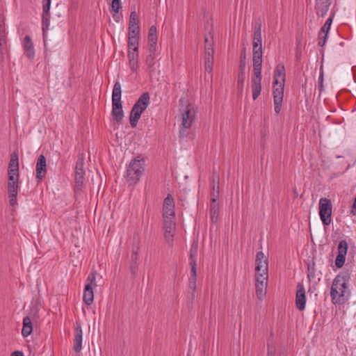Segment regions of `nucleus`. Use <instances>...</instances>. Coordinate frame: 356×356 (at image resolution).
Segmentation results:
<instances>
[{
  "mask_svg": "<svg viewBox=\"0 0 356 356\" xmlns=\"http://www.w3.org/2000/svg\"><path fill=\"white\" fill-rule=\"evenodd\" d=\"M145 170V160L140 156L134 158L127 170V179L129 184L137 183Z\"/></svg>",
  "mask_w": 356,
  "mask_h": 356,
  "instance_id": "2",
  "label": "nucleus"
},
{
  "mask_svg": "<svg viewBox=\"0 0 356 356\" xmlns=\"http://www.w3.org/2000/svg\"><path fill=\"white\" fill-rule=\"evenodd\" d=\"M246 67V54L245 49H243L241 54L240 62H239V71L245 72Z\"/></svg>",
  "mask_w": 356,
  "mask_h": 356,
  "instance_id": "43",
  "label": "nucleus"
},
{
  "mask_svg": "<svg viewBox=\"0 0 356 356\" xmlns=\"http://www.w3.org/2000/svg\"><path fill=\"white\" fill-rule=\"evenodd\" d=\"M332 3L331 0H316L315 10L318 16L324 17Z\"/></svg>",
  "mask_w": 356,
  "mask_h": 356,
  "instance_id": "21",
  "label": "nucleus"
},
{
  "mask_svg": "<svg viewBox=\"0 0 356 356\" xmlns=\"http://www.w3.org/2000/svg\"><path fill=\"white\" fill-rule=\"evenodd\" d=\"M134 112L138 114V115H140L141 116V114L143 113V111H145L144 109H143L142 108H138L136 106H133L132 108H131Z\"/></svg>",
  "mask_w": 356,
  "mask_h": 356,
  "instance_id": "54",
  "label": "nucleus"
},
{
  "mask_svg": "<svg viewBox=\"0 0 356 356\" xmlns=\"http://www.w3.org/2000/svg\"><path fill=\"white\" fill-rule=\"evenodd\" d=\"M83 159L80 158L76 163L75 168V183L76 186L80 191L82 188L83 181H84V175H85V170L83 168Z\"/></svg>",
  "mask_w": 356,
  "mask_h": 356,
  "instance_id": "14",
  "label": "nucleus"
},
{
  "mask_svg": "<svg viewBox=\"0 0 356 356\" xmlns=\"http://www.w3.org/2000/svg\"><path fill=\"white\" fill-rule=\"evenodd\" d=\"M47 173L46 159L43 154H40L36 163V179L38 181H41Z\"/></svg>",
  "mask_w": 356,
  "mask_h": 356,
  "instance_id": "17",
  "label": "nucleus"
},
{
  "mask_svg": "<svg viewBox=\"0 0 356 356\" xmlns=\"http://www.w3.org/2000/svg\"><path fill=\"white\" fill-rule=\"evenodd\" d=\"M209 35H205V37H204L205 44L213 42V36L211 35V33H209Z\"/></svg>",
  "mask_w": 356,
  "mask_h": 356,
  "instance_id": "55",
  "label": "nucleus"
},
{
  "mask_svg": "<svg viewBox=\"0 0 356 356\" xmlns=\"http://www.w3.org/2000/svg\"><path fill=\"white\" fill-rule=\"evenodd\" d=\"M350 291L347 285L336 284L332 282L330 289V296L334 304L342 305L349 298Z\"/></svg>",
  "mask_w": 356,
  "mask_h": 356,
  "instance_id": "3",
  "label": "nucleus"
},
{
  "mask_svg": "<svg viewBox=\"0 0 356 356\" xmlns=\"http://www.w3.org/2000/svg\"><path fill=\"white\" fill-rule=\"evenodd\" d=\"M129 31H140V27L139 25H133V24H129Z\"/></svg>",
  "mask_w": 356,
  "mask_h": 356,
  "instance_id": "52",
  "label": "nucleus"
},
{
  "mask_svg": "<svg viewBox=\"0 0 356 356\" xmlns=\"http://www.w3.org/2000/svg\"><path fill=\"white\" fill-rule=\"evenodd\" d=\"M134 112L138 114V115H140L141 116V114L143 113V111H145L144 109H143L142 108H138L136 106H133L132 108H131Z\"/></svg>",
  "mask_w": 356,
  "mask_h": 356,
  "instance_id": "53",
  "label": "nucleus"
},
{
  "mask_svg": "<svg viewBox=\"0 0 356 356\" xmlns=\"http://www.w3.org/2000/svg\"><path fill=\"white\" fill-rule=\"evenodd\" d=\"M140 31H132L128 33V39L139 38Z\"/></svg>",
  "mask_w": 356,
  "mask_h": 356,
  "instance_id": "50",
  "label": "nucleus"
},
{
  "mask_svg": "<svg viewBox=\"0 0 356 356\" xmlns=\"http://www.w3.org/2000/svg\"><path fill=\"white\" fill-rule=\"evenodd\" d=\"M245 79H246L245 72L239 71L238 74V77H237V86H238V92L241 95H242L243 91Z\"/></svg>",
  "mask_w": 356,
  "mask_h": 356,
  "instance_id": "36",
  "label": "nucleus"
},
{
  "mask_svg": "<svg viewBox=\"0 0 356 356\" xmlns=\"http://www.w3.org/2000/svg\"><path fill=\"white\" fill-rule=\"evenodd\" d=\"M97 272L92 270L90 274L88 275L86 279V285H89V286L92 287V286H97L95 284Z\"/></svg>",
  "mask_w": 356,
  "mask_h": 356,
  "instance_id": "41",
  "label": "nucleus"
},
{
  "mask_svg": "<svg viewBox=\"0 0 356 356\" xmlns=\"http://www.w3.org/2000/svg\"><path fill=\"white\" fill-rule=\"evenodd\" d=\"M33 331V325L31 319L29 316H26L23 319V327L22 330V334L24 337H28Z\"/></svg>",
  "mask_w": 356,
  "mask_h": 356,
  "instance_id": "31",
  "label": "nucleus"
},
{
  "mask_svg": "<svg viewBox=\"0 0 356 356\" xmlns=\"http://www.w3.org/2000/svg\"><path fill=\"white\" fill-rule=\"evenodd\" d=\"M94 300V292L92 287L89 286V285H86L84 291H83V300L87 305H90Z\"/></svg>",
  "mask_w": 356,
  "mask_h": 356,
  "instance_id": "30",
  "label": "nucleus"
},
{
  "mask_svg": "<svg viewBox=\"0 0 356 356\" xmlns=\"http://www.w3.org/2000/svg\"><path fill=\"white\" fill-rule=\"evenodd\" d=\"M319 215L324 225H329L332 221V205L331 200L322 197L319 200Z\"/></svg>",
  "mask_w": 356,
  "mask_h": 356,
  "instance_id": "5",
  "label": "nucleus"
},
{
  "mask_svg": "<svg viewBox=\"0 0 356 356\" xmlns=\"http://www.w3.org/2000/svg\"><path fill=\"white\" fill-rule=\"evenodd\" d=\"M121 85L119 81H116L114 84L112 92V102H121Z\"/></svg>",
  "mask_w": 356,
  "mask_h": 356,
  "instance_id": "35",
  "label": "nucleus"
},
{
  "mask_svg": "<svg viewBox=\"0 0 356 356\" xmlns=\"http://www.w3.org/2000/svg\"><path fill=\"white\" fill-rule=\"evenodd\" d=\"M149 54L147 56L145 63L147 66V70L149 73H152L154 70V65H155V52L156 51H154L153 52L149 51Z\"/></svg>",
  "mask_w": 356,
  "mask_h": 356,
  "instance_id": "37",
  "label": "nucleus"
},
{
  "mask_svg": "<svg viewBox=\"0 0 356 356\" xmlns=\"http://www.w3.org/2000/svg\"><path fill=\"white\" fill-rule=\"evenodd\" d=\"M254 76L251 79L252 99H257L261 91V69L253 68Z\"/></svg>",
  "mask_w": 356,
  "mask_h": 356,
  "instance_id": "9",
  "label": "nucleus"
},
{
  "mask_svg": "<svg viewBox=\"0 0 356 356\" xmlns=\"http://www.w3.org/2000/svg\"><path fill=\"white\" fill-rule=\"evenodd\" d=\"M111 12L118 13L122 8L120 0H112Z\"/></svg>",
  "mask_w": 356,
  "mask_h": 356,
  "instance_id": "45",
  "label": "nucleus"
},
{
  "mask_svg": "<svg viewBox=\"0 0 356 356\" xmlns=\"http://www.w3.org/2000/svg\"><path fill=\"white\" fill-rule=\"evenodd\" d=\"M19 175H8V194L10 204L13 207L17 203V197L19 189Z\"/></svg>",
  "mask_w": 356,
  "mask_h": 356,
  "instance_id": "6",
  "label": "nucleus"
},
{
  "mask_svg": "<svg viewBox=\"0 0 356 356\" xmlns=\"http://www.w3.org/2000/svg\"><path fill=\"white\" fill-rule=\"evenodd\" d=\"M285 76H286V74H285V68H284V65L278 64L275 69L273 83L274 84H277V83H284Z\"/></svg>",
  "mask_w": 356,
  "mask_h": 356,
  "instance_id": "25",
  "label": "nucleus"
},
{
  "mask_svg": "<svg viewBox=\"0 0 356 356\" xmlns=\"http://www.w3.org/2000/svg\"><path fill=\"white\" fill-rule=\"evenodd\" d=\"M8 175H19L18 155L15 152H13L10 155V159L8 169Z\"/></svg>",
  "mask_w": 356,
  "mask_h": 356,
  "instance_id": "23",
  "label": "nucleus"
},
{
  "mask_svg": "<svg viewBox=\"0 0 356 356\" xmlns=\"http://www.w3.org/2000/svg\"><path fill=\"white\" fill-rule=\"evenodd\" d=\"M128 58H129V64L131 70L133 72H136L138 69V51H134V50H128Z\"/></svg>",
  "mask_w": 356,
  "mask_h": 356,
  "instance_id": "28",
  "label": "nucleus"
},
{
  "mask_svg": "<svg viewBox=\"0 0 356 356\" xmlns=\"http://www.w3.org/2000/svg\"><path fill=\"white\" fill-rule=\"evenodd\" d=\"M348 248V245L346 240L339 241L337 247L338 254L335 259V266L339 268H341L345 263Z\"/></svg>",
  "mask_w": 356,
  "mask_h": 356,
  "instance_id": "13",
  "label": "nucleus"
},
{
  "mask_svg": "<svg viewBox=\"0 0 356 356\" xmlns=\"http://www.w3.org/2000/svg\"><path fill=\"white\" fill-rule=\"evenodd\" d=\"M296 305L298 310L302 311L305 308L306 294L304 286L298 282L296 286Z\"/></svg>",
  "mask_w": 356,
  "mask_h": 356,
  "instance_id": "15",
  "label": "nucleus"
},
{
  "mask_svg": "<svg viewBox=\"0 0 356 356\" xmlns=\"http://www.w3.org/2000/svg\"><path fill=\"white\" fill-rule=\"evenodd\" d=\"M182 122L179 131V137L187 136L188 133L186 129H189L195 120V111L191 104H188L181 113Z\"/></svg>",
  "mask_w": 356,
  "mask_h": 356,
  "instance_id": "4",
  "label": "nucleus"
},
{
  "mask_svg": "<svg viewBox=\"0 0 356 356\" xmlns=\"http://www.w3.org/2000/svg\"><path fill=\"white\" fill-rule=\"evenodd\" d=\"M219 213V204L218 201L213 200L210 204V216L213 222H216Z\"/></svg>",
  "mask_w": 356,
  "mask_h": 356,
  "instance_id": "33",
  "label": "nucleus"
},
{
  "mask_svg": "<svg viewBox=\"0 0 356 356\" xmlns=\"http://www.w3.org/2000/svg\"><path fill=\"white\" fill-rule=\"evenodd\" d=\"M284 83H280L277 84L273 83V102L275 105V112L277 114H279L281 108H282V104L284 97Z\"/></svg>",
  "mask_w": 356,
  "mask_h": 356,
  "instance_id": "8",
  "label": "nucleus"
},
{
  "mask_svg": "<svg viewBox=\"0 0 356 356\" xmlns=\"http://www.w3.org/2000/svg\"><path fill=\"white\" fill-rule=\"evenodd\" d=\"M197 246L195 248L192 247L191 249V253H190V265L191 266V269H193V263L195 264L196 266V261H195V256L197 254Z\"/></svg>",
  "mask_w": 356,
  "mask_h": 356,
  "instance_id": "47",
  "label": "nucleus"
},
{
  "mask_svg": "<svg viewBox=\"0 0 356 356\" xmlns=\"http://www.w3.org/2000/svg\"><path fill=\"white\" fill-rule=\"evenodd\" d=\"M255 280L256 283H268V261L262 251L258 252L256 254Z\"/></svg>",
  "mask_w": 356,
  "mask_h": 356,
  "instance_id": "1",
  "label": "nucleus"
},
{
  "mask_svg": "<svg viewBox=\"0 0 356 356\" xmlns=\"http://www.w3.org/2000/svg\"><path fill=\"white\" fill-rule=\"evenodd\" d=\"M332 19H333V15L330 16L327 19V21L325 22V23L324 24L323 27L321 29V31L318 33H320V35H321L323 33L328 34V32H329L330 29L331 24L332 22Z\"/></svg>",
  "mask_w": 356,
  "mask_h": 356,
  "instance_id": "40",
  "label": "nucleus"
},
{
  "mask_svg": "<svg viewBox=\"0 0 356 356\" xmlns=\"http://www.w3.org/2000/svg\"><path fill=\"white\" fill-rule=\"evenodd\" d=\"M318 89H319V95L323 90V72L321 71L319 77H318Z\"/></svg>",
  "mask_w": 356,
  "mask_h": 356,
  "instance_id": "49",
  "label": "nucleus"
},
{
  "mask_svg": "<svg viewBox=\"0 0 356 356\" xmlns=\"http://www.w3.org/2000/svg\"><path fill=\"white\" fill-rule=\"evenodd\" d=\"M323 35H320V33H318V44L323 47L325 44V42H326V40H327V34H325V33H323Z\"/></svg>",
  "mask_w": 356,
  "mask_h": 356,
  "instance_id": "48",
  "label": "nucleus"
},
{
  "mask_svg": "<svg viewBox=\"0 0 356 356\" xmlns=\"http://www.w3.org/2000/svg\"><path fill=\"white\" fill-rule=\"evenodd\" d=\"M11 356H24V354L21 351H15L11 354Z\"/></svg>",
  "mask_w": 356,
  "mask_h": 356,
  "instance_id": "56",
  "label": "nucleus"
},
{
  "mask_svg": "<svg viewBox=\"0 0 356 356\" xmlns=\"http://www.w3.org/2000/svg\"><path fill=\"white\" fill-rule=\"evenodd\" d=\"M196 277L197 271L195 265L193 263V269H191V277L189 278L188 288L191 293V299L193 300L195 298L196 293Z\"/></svg>",
  "mask_w": 356,
  "mask_h": 356,
  "instance_id": "24",
  "label": "nucleus"
},
{
  "mask_svg": "<svg viewBox=\"0 0 356 356\" xmlns=\"http://www.w3.org/2000/svg\"><path fill=\"white\" fill-rule=\"evenodd\" d=\"M275 347L273 346H270V344L268 343L267 356H275Z\"/></svg>",
  "mask_w": 356,
  "mask_h": 356,
  "instance_id": "51",
  "label": "nucleus"
},
{
  "mask_svg": "<svg viewBox=\"0 0 356 356\" xmlns=\"http://www.w3.org/2000/svg\"><path fill=\"white\" fill-rule=\"evenodd\" d=\"M157 30L156 26H150L148 32V50L153 52L156 50Z\"/></svg>",
  "mask_w": 356,
  "mask_h": 356,
  "instance_id": "22",
  "label": "nucleus"
},
{
  "mask_svg": "<svg viewBox=\"0 0 356 356\" xmlns=\"http://www.w3.org/2000/svg\"><path fill=\"white\" fill-rule=\"evenodd\" d=\"M176 223L175 218H163L164 237L169 245H172L173 237L175 232Z\"/></svg>",
  "mask_w": 356,
  "mask_h": 356,
  "instance_id": "10",
  "label": "nucleus"
},
{
  "mask_svg": "<svg viewBox=\"0 0 356 356\" xmlns=\"http://www.w3.org/2000/svg\"><path fill=\"white\" fill-rule=\"evenodd\" d=\"M23 49L26 56L32 60L35 57V49L32 40L29 35H26L23 40Z\"/></svg>",
  "mask_w": 356,
  "mask_h": 356,
  "instance_id": "18",
  "label": "nucleus"
},
{
  "mask_svg": "<svg viewBox=\"0 0 356 356\" xmlns=\"http://www.w3.org/2000/svg\"><path fill=\"white\" fill-rule=\"evenodd\" d=\"M175 218V202L170 194H168L163 201V218Z\"/></svg>",
  "mask_w": 356,
  "mask_h": 356,
  "instance_id": "12",
  "label": "nucleus"
},
{
  "mask_svg": "<svg viewBox=\"0 0 356 356\" xmlns=\"http://www.w3.org/2000/svg\"><path fill=\"white\" fill-rule=\"evenodd\" d=\"M253 51V68L261 69L262 67V44L252 43Z\"/></svg>",
  "mask_w": 356,
  "mask_h": 356,
  "instance_id": "16",
  "label": "nucleus"
},
{
  "mask_svg": "<svg viewBox=\"0 0 356 356\" xmlns=\"http://www.w3.org/2000/svg\"><path fill=\"white\" fill-rule=\"evenodd\" d=\"M50 6H51V0H43V6H42V35H43V40L45 44L46 38H47V32L49 29V22H50Z\"/></svg>",
  "mask_w": 356,
  "mask_h": 356,
  "instance_id": "7",
  "label": "nucleus"
},
{
  "mask_svg": "<svg viewBox=\"0 0 356 356\" xmlns=\"http://www.w3.org/2000/svg\"><path fill=\"white\" fill-rule=\"evenodd\" d=\"M129 24L139 25L138 16L135 10L131 12Z\"/></svg>",
  "mask_w": 356,
  "mask_h": 356,
  "instance_id": "46",
  "label": "nucleus"
},
{
  "mask_svg": "<svg viewBox=\"0 0 356 356\" xmlns=\"http://www.w3.org/2000/svg\"><path fill=\"white\" fill-rule=\"evenodd\" d=\"M315 264L312 262V264H309L307 267V277L309 281L315 278Z\"/></svg>",
  "mask_w": 356,
  "mask_h": 356,
  "instance_id": "44",
  "label": "nucleus"
},
{
  "mask_svg": "<svg viewBox=\"0 0 356 356\" xmlns=\"http://www.w3.org/2000/svg\"><path fill=\"white\" fill-rule=\"evenodd\" d=\"M113 17L114 18V19L116 21V22H119L120 19V16L118 14V13H114L113 14Z\"/></svg>",
  "mask_w": 356,
  "mask_h": 356,
  "instance_id": "57",
  "label": "nucleus"
},
{
  "mask_svg": "<svg viewBox=\"0 0 356 356\" xmlns=\"http://www.w3.org/2000/svg\"><path fill=\"white\" fill-rule=\"evenodd\" d=\"M140 118V115H138V113L134 112V111L131 109L129 115L131 127L133 128L136 127Z\"/></svg>",
  "mask_w": 356,
  "mask_h": 356,
  "instance_id": "39",
  "label": "nucleus"
},
{
  "mask_svg": "<svg viewBox=\"0 0 356 356\" xmlns=\"http://www.w3.org/2000/svg\"><path fill=\"white\" fill-rule=\"evenodd\" d=\"M268 283H255L256 295L261 300L266 296Z\"/></svg>",
  "mask_w": 356,
  "mask_h": 356,
  "instance_id": "34",
  "label": "nucleus"
},
{
  "mask_svg": "<svg viewBox=\"0 0 356 356\" xmlns=\"http://www.w3.org/2000/svg\"><path fill=\"white\" fill-rule=\"evenodd\" d=\"M111 115L115 122L118 124L122 122L124 117V113L121 102H112Z\"/></svg>",
  "mask_w": 356,
  "mask_h": 356,
  "instance_id": "20",
  "label": "nucleus"
},
{
  "mask_svg": "<svg viewBox=\"0 0 356 356\" xmlns=\"http://www.w3.org/2000/svg\"><path fill=\"white\" fill-rule=\"evenodd\" d=\"M213 41L204 45V68L208 73H211L213 64Z\"/></svg>",
  "mask_w": 356,
  "mask_h": 356,
  "instance_id": "11",
  "label": "nucleus"
},
{
  "mask_svg": "<svg viewBox=\"0 0 356 356\" xmlns=\"http://www.w3.org/2000/svg\"><path fill=\"white\" fill-rule=\"evenodd\" d=\"M82 329L81 325L75 328V334L74 339V350L76 353H79L82 348Z\"/></svg>",
  "mask_w": 356,
  "mask_h": 356,
  "instance_id": "27",
  "label": "nucleus"
},
{
  "mask_svg": "<svg viewBox=\"0 0 356 356\" xmlns=\"http://www.w3.org/2000/svg\"><path fill=\"white\" fill-rule=\"evenodd\" d=\"M253 42H257L259 44H262L261 20L256 22L254 26Z\"/></svg>",
  "mask_w": 356,
  "mask_h": 356,
  "instance_id": "32",
  "label": "nucleus"
},
{
  "mask_svg": "<svg viewBox=\"0 0 356 356\" xmlns=\"http://www.w3.org/2000/svg\"><path fill=\"white\" fill-rule=\"evenodd\" d=\"M213 188L211 192V202L218 201L219 197V175L213 170L212 175Z\"/></svg>",
  "mask_w": 356,
  "mask_h": 356,
  "instance_id": "26",
  "label": "nucleus"
},
{
  "mask_svg": "<svg viewBox=\"0 0 356 356\" xmlns=\"http://www.w3.org/2000/svg\"><path fill=\"white\" fill-rule=\"evenodd\" d=\"M149 92H144L139 97L134 106L145 110L149 104Z\"/></svg>",
  "mask_w": 356,
  "mask_h": 356,
  "instance_id": "29",
  "label": "nucleus"
},
{
  "mask_svg": "<svg viewBox=\"0 0 356 356\" xmlns=\"http://www.w3.org/2000/svg\"><path fill=\"white\" fill-rule=\"evenodd\" d=\"M353 268H354L353 266H350V269L346 268L345 270L341 271L339 275H337L335 277L333 282H335L336 284L347 285V283L349 282L350 280Z\"/></svg>",
  "mask_w": 356,
  "mask_h": 356,
  "instance_id": "19",
  "label": "nucleus"
},
{
  "mask_svg": "<svg viewBox=\"0 0 356 356\" xmlns=\"http://www.w3.org/2000/svg\"><path fill=\"white\" fill-rule=\"evenodd\" d=\"M139 38L128 39V50L138 51Z\"/></svg>",
  "mask_w": 356,
  "mask_h": 356,
  "instance_id": "42",
  "label": "nucleus"
},
{
  "mask_svg": "<svg viewBox=\"0 0 356 356\" xmlns=\"http://www.w3.org/2000/svg\"><path fill=\"white\" fill-rule=\"evenodd\" d=\"M137 259V252L133 251L131 254V261L130 262V270L134 276L136 274L138 270Z\"/></svg>",
  "mask_w": 356,
  "mask_h": 356,
  "instance_id": "38",
  "label": "nucleus"
}]
</instances>
